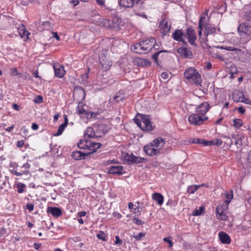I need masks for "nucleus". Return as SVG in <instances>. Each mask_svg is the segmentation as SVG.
<instances>
[{
  "label": "nucleus",
  "instance_id": "f257e3e1",
  "mask_svg": "<svg viewBox=\"0 0 251 251\" xmlns=\"http://www.w3.org/2000/svg\"><path fill=\"white\" fill-rule=\"evenodd\" d=\"M134 121L143 131H150L154 128L150 121L149 116L138 114L134 119Z\"/></svg>",
  "mask_w": 251,
  "mask_h": 251
},
{
  "label": "nucleus",
  "instance_id": "f03ea898",
  "mask_svg": "<svg viewBox=\"0 0 251 251\" xmlns=\"http://www.w3.org/2000/svg\"><path fill=\"white\" fill-rule=\"evenodd\" d=\"M184 77L188 81L197 86H201V75L194 68L190 67L184 72Z\"/></svg>",
  "mask_w": 251,
  "mask_h": 251
},
{
  "label": "nucleus",
  "instance_id": "7ed1b4c3",
  "mask_svg": "<svg viewBox=\"0 0 251 251\" xmlns=\"http://www.w3.org/2000/svg\"><path fill=\"white\" fill-rule=\"evenodd\" d=\"M78 148L81 149L88 150L89 151L84 152L85 153H90L91 154L92 152L100 147L101 144L100 143H95L87 139L81 140L77 144Z\"/></svg>",
  "mask_w": 251,
  "mask_h": 251
},
{
  "label": "nucleus",
  "instance_id": "20e7f679",
  "mask_svg": "<svg viewBox=\"0 0 251 251\" xmlns=\"http://www.w3.org/2000/svg\"><path fill=\"white\" fill-rule=\"evenodd\" d=\"M142 44L141 48L143 51V53H147L152 50L153 49L155 50L158 49L156 47H158V45L156 44V40L154 38H150L145 40L141 41Z\"/></svg>",
  "mask_w": 251,
  "mask_h": 251
},
{
  "label": "nucleus",
  "instance_id": "39448f33",
  "mask_svg": "<svg viewBox=\"0 0 251 251\" xmlns=\"http://www.w3.org/2000/svg\"><path fill=\"white\" fill-rule=\"evenodd\" d=\"M107 50H102L99 57V61L102 66V69L105 71L110 69L112 62L109 60V57L106 55Z\"/></svg>",
  "mask_w": 251,
  "mask_h": 251
},
{
  "label": "nucleus",
  "instance_id": "423d86ee",
  "mask_svg": "<svg viewBox=\"0 0 251 251\" xmlns=\"http://www.w3.org/2000/svg\"><path fill=\"white\" fill-rule=\"evenodd\" d=\"M188 122L194 126H200L202 125L204 122L208 120L207 117H202L196 113L191 114L188 117Z\"/></svg>",
  "mask_w": 251,
  "mask_h": 251
},
{
  "label": "nucleus",
  "instance_id": "0eeeda50",
  "mask_svg": "<svg viewBox=\"0 0 251 251\" xmlns=\"http://www.w3.org/2000/svg\"><path fill=\"white\" fill-rule=\"evenodd\" d=\"M217 48L233 52L232 55L234 56L235 59L239 60L241 59L245 54L244 51L235 46H217Z\"/></svg>",
  "mask_w": 251,
  "mask_h": 251
},
{
  "label": "nucleus",
  "instance_id": "6e6552de",
  "mask_svg": "<svg viewBox=\"0 0 251 251\" xmlns=\"http://www.w3.org/2000/svg\"><path fill=\"white\" fill-rule=\"evenodd\" d=\"M238 30L241 36H246L247 39L249 41L251 39V25L246 23L239 25Z\"/></svg>",
  "mask_w": 251,
  "mask_h": 251
},
{
  "label": "nucleus",
  "instance_id": "1a4fd4ad",
  "mask_svg": "<svg viewBox=\"0 0 251 251\" xmlns=\"http://www.w3.org/2000/svg\"><path fill=\"white\" fill-rule=\"evenodd\" d=\"M105 132L102 131L101 132H99L97 130H94L91 127H87L84 131V138L85 139L87 138H95L97 137H102L105 135Z\"/></svg>",
  "mask_w": 251,
  "mask_h": 251
},
{
  "label": "nucleus",
  "instance_id": "9d476101",
  "mask_svg": "<svg viewBox=\"0 0 251 251\" xmlns=\"http://www.w3.org/2000/svg\"><path fill=\"white\" fill-rule=\"evenodd\" d=\"M125 159L128 164H138L146 161V159L143 157L135 156L133 153H127L125 156Z\"/></svg>",
  "mask_w": 251,
  "mask_h": 251
},
{
  "label": "nucleus",
  "instance_id": "9b49d317",
  "mask_svg": "<svg viewBox=\"0 0 251 251\" xmlns=\"http://www.w3.org/2000/svg\"><path fill=\"white\" fill-rule=\"evenodd\" d=\"M107 173L110 175H122L126 173L122 166L113 165L106 168Z\"/></svg>",
  "mask_w": 251,
  "mask_h": 251
},
{
  "label": "nucleus",
  "instance_id": "f8f14e48",
  "mask_svg": "<svg viewBox=\"0 0 251 251\" xmlns=\"http://www.w3.org/2000/svg\"><path fill=\"white\" fill-rule=\"evenodd\" d=\"M189 43L192 46H196V40L197 39V36L195 30L191 28L188 27L186 29V33L185 34Z\"/></svg>",
  "mask_w": 251,
  "mask_h": 251
},
{
  "label": "nucleus",
  "instance_id": "ddd939ff",
  "mask_svg": "<svg viewBox=\"0 0 251 251\" xmlns=\"http://www.w3.org/2000/svg\"><path fill=\"white\" fill-rule=\"evenodd\" d=\"M209 108V104L207 102H203L196 108V113L202 117H206L205 114L208 111Z\"/></svg>",
  "mask_w": 251,
  "mask_h": 251
},
{
  "label": "nucleus",
  "instance_id": "4468645a",
  "mask_svg": "<svg viewBox=\"0 0 251 251\" xmlns=\"http://www.w3.org/2000/svg\"><path fill=\"white\" fill-rule=\"evenodd\" d=\"M216 215L217 218L222 221H226L228 219L224 210V207L222 205H218L216 208Z\"/></svg>",
  "mask_w": 251,
  "mask_h": 251
},
{
  "label": "nucleus",
  "instance_id": "2eb2a0df",
  "mask_svg": "<svg viewBox=\"0 0 251 251\" xmlns=\"http://www.w3.org/2000/svg\"><path fill=\"white\" fill-rule=\"evenodd\" d=\"M177 52L184 58H191L193 57L192 51L185 47H181L177 50Z\"/></svg>",
  "mask_w": 251,
  "mask_h": 251
},
{
  "label": "nucleus",
  "instance_id": "dca6fc26",
  "mask_svg": "<svg viewBox=\"0 0 251 251\" xmlns=\"http://www.w3.org/2000/svg\"><path fill=\"white\" fill-rule=\"evenodd\" d=\"M55 75L58 78H62L65 75V71L64 68L62 65L58 63L53 65Z\"/></svg>",
  "mask_w": 251,
  "mask_h": 251
},
{
  "label": "nucleus",
  "instance_id": "f3484780",
  "mask_svg": "<svg viewBox=\"0 0 251 251\" xmlns=\"http://www.w3.org/2000/svg\"><path fill=\"white\" fill-rule=\"evenodd\" d=\"M144 151L147 154L150 156H154L159 153L158 150L156 149L151 143L145 146L144 147Z\"/></svg>",
  "mask_w": 251,
  "mask_h": 251
},
{
  "label": "nucleus",
  "instance_id": "a211bd4d",
  "mask_svg": "<svg viewBox=\"0 0 251 251\" xmlns=\"http://www.w3.org/2000/svg\"><path fill=\"white\" fill-rule=\"evenodd\" d=\"M141 0H119V3L121 6L124 8L132 7L134 3L138 4Z\"/></svg>",
  "mask_w": 251,
  "mask_h": 251
},
{
  "label": "nucleus",
  "instance_id": "6ab92c4d",
  "mask_svg": "<svg viewBox=\"0 0 251 251\" xmlns=\"http://www.w3.org/2000/svg\"><path fill=\"white\" fill-rule=\"evenodd\" d=\"M47 212L48 213H50L52 216L55 218L60 217L62 215L61 209L56 207H48Z\"/></svg>",
  "mask_w": 251,
  "mask_h": 251
},
{
  "label": "nucleus",
  "instance_id": "aec40b11",
  "mask_svg": "<svg viewBox=\"0 0 251 251\" xmlns=\"http://www.w3.org/2000/svg\"><path fill=\"white\" fill-rule=\"evenodd\" d=\"M203 27L204 28V34L206 36L214 33L216 30V28L214 26L208 24L207 23L203 22Z\"/></svg>",
  "mask_w": 251,
  "mask_h": 251
},
{
  "label": "nucleus",
  "instance_id": "412c9836",
  "mask_svg": "<svg viewBox=\"0 0 251 251\" xmlns=\"http://www.w3.org/2000/svg\"><path fill=\"white\" fill-rule=\"evenodd\" d=\"M151 143L160 152L161 149L164 146L165 141L162 137H158L154 139Z\"/></svg>",
  "mask_w": 251,
  "mask_h": 251
},
{
  "label": "nucleus",
  "instance_id": "4be33fe9",
  "mask_svg": "<svg viewBox=\"0 0 251 251\" xmlns=\"http://www.w3.org/2000/svg\"><path fill=\"white\" fill-rule=\"evenodd\" d=\"M159 27L164 34L168 33L171 28V25L169 24L166 19H163L160 23Z\"/></svg>",
  "mask_w": 251,
  "mask_h": 251
},
{
  "label": "nucleus",
  "instance_id": "5701e85b",
  "mask_svg": "<svg viewBox=\"0 0 251 251\" xmlns=\"http://www.w3.org/2000/svg\"><path fill=\"white\" fill-rule=\"evenodd\" d=\"M90 155V153H85L80 151H74L72 154V157L75 160L85 159L86 156Z\"/></svg>",
  "mask_w": 251,
  "mask_h": 251
},
{
  "label": "nucleus",
  "instance_id": "b1692460",
  "mask_svg": "<svg viewBox=\"0 0 251 251\" xmlns=\"http://www.w3.org/2000/svg\"><path fill=\"white\" fill-rule=\"evenodd\" d=\"M219 237L220 241L223 244H228L231 242L230 236L223 231L219 233Z\"/></svg>",
  "mask_w": 251,
  "mask_h": 251
},
{
  "label": "nucleus",
  "instance_id": "393cba45",
  "mask_svg": "<svg viewBox=\"0 0 251 251\" xmlns=\"http://www.w3.org/2000/svg\"><path fill=\"white\" fill-rule=\"evenodd\" d=\"M111 28L113 30H119L120 29V25L122 23L121 19L119 18H115L112 21Z\"/></svg>",
  "mask_w": 251,
  "mask_h": 251
},
{
  "label": "nucleus",
  "instance_id": "a878e982",
  "mask_svg": "<svg viewBox=\"0 0 251 251\" xmlns=\"http://www.w3.org/2000/svg\"><path fill=\"white\" fill-rule=\"evenodd\" d=\"M209 18L206 17L205 15H203L201 16L199 19V22H198V25H199V28L200 29L198 34L199 36H201L202 35V29L203 28V22L204 23H207L208 21Z\"/></svg>",
  "mask_w": 251,
  "mask_h": 251
},
{
  "label": "nucleus",
  "instance_id": "bb28decb",
  "mask_svg": "<svg viewBox=\"0 0 251 251\" xmlns=\"http://www.w3.org/2000/svg\"><path fill=\"white\" fill-rule=\"evenodd\" d=\"M184 34L181 29H176L172 34L173 38L177 41L182 40V37Z\"/></svg>",
  "mask_w": 251,
  "mask_h": 251
},
{
  "label": "nucleus",
  "instance_id": "cd10ccee",
  "mask_svg": "<svg viewBox=\"0 0 251 251\" xmlns=\"http://www.w3.org/2000/svg\"><path fill=\"white\" fill-rule=\"evenodd\" d=\"M142 44L141 42L137 43L135 44L132 45L130 46V49L131 51L137 53H143V51L141 48Z\"/></svg>",
  "mask_w": 251,
  "mask_h": 251
},
{
  "label": "nucleus",
  "instance_id": "c85d7f7f",
  "mask_svg": "<svg viewBox=\"0 0 251 251\" xmlns=\"http://www.w3.org/2000/svg\"><path fill=\"white\" fill-rule=\"evenodd\" d=\"M152 199L155 201L158 205H161L164 201V197L161 194L155 193L152 195Z\"/></svg>",
  "mask_w": 251,
  "mask_h": 251
},
{
  "label": "nucleus",
  "instance_id": "c756f323",
  "mask_svg": "<svg viewBox=\"0 0 251 251\" xmlns=\"http://www.w3.org/2000/svg\"><path fill=\"white\" fill-rule=\"evenodd\" d=\"M77 95H79L80 100H83L85 96V91L81 87L75 89L74 90V96L75 97Z\"/></svg>",
  "mask_w": 251,
  "mask_h": 251
},
{
  "label": "nucleus",
  "instance_id": "7c9ffc66",
  "mask_svg": "<svg viewBox=\"0 0 251 251\" xmlns=\"http://www.w3.org/2000/svg\"><path fill=\"white\" fill-rule=\"evenodd\" d=\"M190 142L193 144H200L204 146H208V141L198 138H194L190 140Z\"/></svg>",
  "mask_w": 251,
  "mask_h": 251
},
{
  "label": "nucleus",
  "instance_id": "2f4dec72",
  "mask_svg": "<svg viewBox=\"0 0 251 251\" xmlns=\"http://www.w3.org/2000/svg\"><path fill=\"white\" fill-rule=\"evenodd\" d=\"M137 62L142 66H150L151 64V61L147 59L138 58Z\"/></svg>",
  "mask_w": 251,
  "mask_h": 251
},
{
  "label": "nucleus",
  "instance_id": "473e14b6",
  "mask_svg": "<svg viewBox=\"0 0 251 251\" xmlns=\"http://www.w3.org/2000/svg\"><path fill=\"white\" fill-rule=\"evenodd\" d=\"M19 32L22 38H24L25 36H26L27 37L29 34V33L25 30V26L24 25H22L19 29Z\"/></svg>",
  "mask_w": 251,
  "mask_h": 251
},
{
  "label": "nucleus",
  "instance_id": "72a5a7b5",
  "mask_svg": "<svg viewBox=\"0 0 251 251\" xmlns=\"http://www.w3.org/2000/svg\"><path fill=\"white\" fill-rule=\"evenodd\" d=\"M205 209L204 206H201L199 209H196L193 210L192 215L194 216H200L202 214Z\"/></svg>",
  "mask_w": 251,
  "mask_h": 251
},
{
  "label": "nucleus",
  "instance_id": "f704fd0d",
  "mask_svg": "<svg viewBox=\"0 0 251 251\" xmlns=\"http://www.w3.org/2000/svg\"><path fill=\"white\" fill-rule=\"evenodd\" d=\"M226 199L225 200V202L226 204L227 205H228L231 201V200L233 199V191H231L230 193L227 192L226 194Z\"/></svg>",
  "mask_w": 251,
  "mask_h": 251
},
{
  "label": "nucleus",
  "instance_id": "c9c22d12",
  "mask_svg": "<svg viewBox=\"0 0 251 251\" xmlns=\"http://www.w3.org/2000/svg\"><path fill=\"white\" fill-rule=\"evenodd\" d=\"M112 22L110 20L108 19H103L102 21L101 22V25L104 26L105 28H111V25Z\"/></svg>",
  "mask_w": 251,
  "mask_h": 251
},
{
  "label": "nucleus",
  "instance_id": "e433bc0d",
  "mask_svg": "<svg viewBox=\"0 0 251 251\" xmlns=\"http://www.w3.org/2000/svg\"><path fill=\"white\" fill-rule=\"evenodd\" d=\"M200 187V185H191L189 186L187 188V192L190 194H193Z\"/></svg>",
  "mask_w": 251,
  "mask_h": 251
},
{
  "label": "nucleus",
  "instance_id": "4c0bfd02",
  "mask_svg": "<svg viewBox=\"0 0 251 251\" xmlns=\"http://www.w3.org/2000/svg\"><path fill=\"white\" fill-rule=\"evenodd\" d=\"M233 126L237 128H239L243 125V121L239 119H235L233 120Z\"/></svg>",
  "mask_w": 251,
  "mask_h": 251
},
{
  "label": "nucleus",
  "instance_id": "58836bf2",
  "mask_svg": "<svg viewBox=\"0 0 251 251\" xmlns=\"http://www.w3.org/2000/svg\"><path fill=\"white\" fill-rule=\"evenodd\" d=\"M89 71L90 69L88 68L87 72L81 75V81L83 84H86L87 82L88 78L89 77Z\"/></svg>",
  "mask_w": 251,
  "mask_h": 251
},
{
  "label": "nucleus",
  "instance_id": "ea45409f",
  "mask_svg": "<svg viewBox=\"0 0 251 251\" xmlns=\"http://www.w3.org/2000/svg\"><path fill=\"white\" fill-rule=\"evenodd\" d=\"M208 146L217 145L220 146L222 144V141L219 139H217L215 140L212 141H208Z\"/></svg>",
  "mask_w": 251,
  "mask_h": 251
},
{
  "label": "nucleus",
  "instance_id": "a19ab883",
  "mask_svg": "<svg viewBox=\"0 0 251 251\" xmlns=\"http://www.w3.org/2000/svg\"><path fill=\"white\" fill-rule=\"evenodd\" d=\"M26 186L25 184L20 183L17 184V192L19 193H22L25 191Z\"/></svg>",
  "mask_w": 251,
  "mask_h": 251
},
{
  "label": "nucleus",
  "instance_id": "79ce46f5",
  "mask_svg": "<svg viewBox=\"0 0 251 251\" xmlns=\"http://www.w3.org/2000/svg\"><path fill=\"white\" fill-rule=\"evenodd\" d=\"M11 172L12 174L18 176H22L23 175H27L28 173V171H22L21 172H19L15 170H11Z\"/></svg>",
  "mask_w": 251,
  "mask_h": 251
},
{
  "label": "nucleus",
  "instance_id": "37998d69",
  "mask_svg": "<svg viewBox=\"0 0 251 251\" xmlns=\"http://www.w3.org/2000/svg\"><path fill=\"white\" fill-rule=\"evenodd\" d=\"M243 19L246 21L251 22V11L246 12L243 16Z\"/></svg>",
  "mask_w": 251,
  "mask_h": 251
},
{
  "label": "nucleus",
  "instance_id": "c03bdc74",
  "mask_svg": "<svg viewBox=\"0 0 251 251\" xmlns=\"http://www.w3.org/2000/svg\"><path fill=\"white\" fill-rule=\"evenodd\" d=\"M167 51L166 50H159L157 52H156V53H155L154 54H153L152 56V59L155 61V62H157V60H158V56L161 53H162V52H166Z\"/></svg>",
  "mask_w": 251,
  "mask_h": 251
},
{
  "label": "nucleus",
  "instance_id": "a18cd8bd",
  "mask_svg": "<svg viewBox=\"0 0 251 251\" xmlns=\"http://www.w3.org/2000/svg\"><path fill=\"white\" fill-rule=\"evenodd\" d=\"M132 220L137 225H141L144 224V222L140 220L138 218L133 217Z\"/></svg>",
  "mask_w": 251,
  "mask_h": 251
},
{
  "label": "nucleus",
  "instance_id": "49530a36",
  "mask_svg": "<svg viewBox=\"0 0 251 251\" xmlns=\"http://www.w3.org/2000/svg\"><path fill=\"white\" fill-rule=\"evenodd\" d=\"M232 137L233 138H235L236 139L235 144L237 146V148H238L239 146H241L242 145V140L240 138L236 139L235 135H233Z\"/></svg>",
  "mask_w": 251,
  "mask_h": 251
},
{
  "label": "nucleus",
  "instance_id": "de8ad7c7",
  "mask_svg": "<svg viewBox=\"0 0 251 251\" xmlns=\"http://www.w3.org/2000/svg\"><path fill=\"white\" fill-rule=\"evenodd\" d=\"M145 236V234L142 232H140L138 235L134 236V237L136 240L140 241L142 238Z\"/></svg>",
  "mask_w": 251,
  "mask_h": 251
},
{
  "label": "nucleus",
  "instance_id": "09e8293b",
  "mask_svg": "<svg viewBox=\"0 0 251 251\" xmlns=\"http://www.w3.org/2000/svg\"><path fill=\"white\" fill-rule=\"evenodd\" d=\"M242 99L241 97L239 98V99L238 100H236V99L234 98V100H236L237 101H239L241 102H244L247 104H251V101L249 99H246L245 100H242Z\"/></svg>",
  "mask_w": 251,
  "mask_h": 251
},
{
  "label": "nucleus",
  "instance_id": "8fccbe9b",
  "mask_svg": "<svg viewBox=\"0 0 251 251\" xmlns=\"http://www.w3.org/2000/svg\"><path fill=\"white\" fill-rule=\"evenodd\" d=\"M76 112L80 114H85L86 110H85L82 107L78 106L76 109Z\"/></svg>",
  "mask_w": 251,
  "mask_h": 251
},
{
  "label": "nucleus",
  "instance_id": "3c124183",
  "mask_svg": "<svg viewBox=\"0 0 251 251\" xmlns=\"http://www.w3.org/2000/svg\"><path fill=\"white\" fill-rule=\"evenodd\" d=\"M224 138L226 139L225 143L229 147H230L233 144L231 139L226 136H225Z\"/></svg>",
  "mask_w": 251,
  "mask_h": 251
},
{
  "label": "nucleus",
  "instance_id": "603ef678",
  "mask_svg": "<svg viewBox=\"0 0 251 251\" xmlns=\"http://www.w3.org/2000/svg\"><path fill=\"white\" fill-rule=\"evenodd\" d=\"M26 207L30 212H31L34 209V204L31 203H27L26 205Z\"/></svg>",
  "mask_w": 251,
  "mask_h": 251
},
{
  "label": "nucleus",
  "instance_id": "864d4df0",
  "mask_svg": "<svg viewBox=\"0 0 251 251\" xmlns=\"http://www.w3.org/2000/svg\"><path fill=\"white\" fill-rule=\"evenodd\" d=\"M115 244L117 245H121L122 244V240L120 239L118 236H115Z\"/></svg>",
  "mask_w": 251,
  "mask_h": 251
},
{
  "label": "nucleus",
  "instance_id": "5fc2aeb1",
  "mask_svg": "<svg viewBox=\"0 0 251 251\" xmlns=\"http://www.w3.org/2000/svg\"><path fill=\"white\" fill-rule=\"evenodd\" d=\"M104 233L103 232H101L100 233H99L97 235V237L103 241H106V238L103 235Z\"/></svg>",
  "mask_w": 251,
  "mask_h": 251
},
{
  "label": "nucleus",
  "instance_id": "6e6d98bb",
  "mask_svg": "<svg viewBox=\"0 0 251 251\" xmlns=\"http://www.w3.org/2000/svg\"><path fill=\"white\" fill-rule=\"evenodd\" d=\"M63 131H64V130L59 126L57 132L54 133L53 134V135L54 136H59L61 134H62V133H63Z\"/></svg>",
  "mask_w": 251,
  "mask_h": 251
},
{
  "label": "nucleus",
  "instance_id": "4d7b16f0",
  "mask_svg": "<svg viewBox=\"0 0 251 251\" xmlns=\"http://www.w3.org/2000/svg\"><path fill=\"white\" fill-rule=\"evenodd\" d=\"M43 101V99L42 96H38L36 99L34 100L35 103H41Z\"/></svg>",
  "mask_w": 251,
  "mask_h": 251
},
{
  "label": "nucleus",
  "instance_id": "13d9d810",
  "mask_svg": "<svg viewBox=\"0 0 251 251\" xmlns=\"http://www.w3.org/2000/svg\"><path fill=\"white\" fill-rule=\"evenodd\" d=\"M96 3L100 6H103L105 5V0H95Z\"/></svg>",
  "mask_w": 251,
  "mask_h": 251
},
{
  "label": "nucleus",
  "instance_id": "bf43d9fd",
  "mask_svg": "<svg viewBox=\"0 0 251 251\" xmlns=\"http://www.w3.org/2000/svg\"><path fill=\"white\" fill-rule=\"evenodd\" d=\"M161 77L166 80L167 79H168L169 77V75L168 73L167 72H163L162 73H161Z\"/></svg>",
  "mask_w": 251,
  "mask_h": 251
},
{
  "label": "nucleus",
  "instance_id": "052dcab7",
  "mask_svg": "<svg viewBox=\"0 0 251 251\" xmlns=\"http://www.w3.org/2000/svg\"><path fill=\"white\" fill-rule=\"evenodd\" d=\"M138 206L134 209V212H133L134 214H138L140 215L141 214V211L139 210V202H137Z\"/></svg>",
  "mask_w": 251,
  "mask_h": 251
},
{
  "label": "nucleus",
  "instance_id": "680f3d73",
  "mask_svg": "<svg viewBox=\"0 0 251 251\" xmlns=\"http://www.w3.org/2000/svg\"><path fill=\"white\" fill-rule=\"evenodd\" d=\"M163 240H164V241H165V242H167V243H168V244H169V247H170V248H171V247H173V242H172L171 240H169V239L168 238H164L163 239Z\"/></svg>",
  "mask_w": 251,
  "mask_h": 251
},
{
  "label": "nucleus",
  "instance_id": "e2e57ef3",
  "mask_svg": "<svg viewBox=\"0 0 251 251\" xmlns=\"http://www.w3.org/2000/svg\"><path fill=\"white\" fill-rule=\"evenodd\" d=\"M96 129L95 130H97L99 132H101L102 131H104L106 132V131L104 130V126L103 125H99L96 127Z\"/></svg>",
  "mask_w": 251,
  "mask_h": 251
},
{
  "label": "nucleus",
  "instance_id": "0e129e2a",
  "mask_svg": "<svg viewBox=\"0 0 251 251\" xmlns=\"http://www.w3.org/2000/svg\"><path fill=\"white\" fill-rule=\"evenodd\" d=\"M30 167V165L29 163L26 162L25 163L23 166L22 168H24L25 169V171H28L27 170Z\"/></svg>",
  "mask_w": 251,
  "mask_h": 251
},
{
  "label": "nucleus",
  "instance_id": "69168bd1",
  "mask_svg": "<svg viewBox=\"0 0 251 251\" xmlns=\"http://www.w3.org/2000/svg\"><path fill=\"white\" fill-rule=\"evenodd\" d=\"M24 145V141L23 140H20L17 143V146L19 148L22 147Z\"/></svg>",
  "mask_w": 251,
  "mask_h": 251
},
{
  "label": "nucleus",
  "instance_id": "338daca9",
  "mask_svg": "<svg viewBox=\"0 0 251 251\" xmlns=\"http://www.w3.org/2000/svg\"><path fill=\"white\" fill-rule=\"evenodd\" d=\"M92 112L91 111H86L84 115L87 117V118H92Z\"/></svg>",
  "mask_w": 251,
  "mask_h": 251
},
{
  "label": "nucleus",
  "instance_id": "774afa93",
  "mask_svg": "<svg viewBox=\"0 0 251 251\" xmlns=\"http://www.w3.org/2000/svg\"><path fill=\"white\" fill-rule=\"evenodd\" d=\"M38 127H39L38 125L36 123H33L31 126V128L34 130H37L38 129Z\"/></svg>",
  "mask_w": 251,
  "mask_h": 251
}]
</instances>
